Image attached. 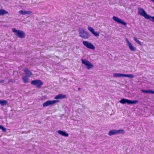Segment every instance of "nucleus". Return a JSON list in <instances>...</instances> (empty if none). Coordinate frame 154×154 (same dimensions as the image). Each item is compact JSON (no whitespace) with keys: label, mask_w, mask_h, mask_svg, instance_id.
<instances>
[{"label":"nucleus","mask_w":154,"mask_h":154,"mask_svg":"<svg viewBox=\"0 0 154 154\" xmlns=\"http://www.w3.org/2000/svg\"><path fill=\"white\" fill-rule=\"evenodd\" d=\"M124 132V130L123 129H120L119 130L113 129L110 130L109 131L108 134L109 136H111L118 134H123Z\"/></svg>","instance_id":"obj_5"},{"label":"nucleus","mask_w":154,"mask_h":154,"mask_svg":"<svg viewBox=\"0 0 154 154\" xmlns=\"http://www.w3.org/2000/svg\"><path fill=\"white\" fill-rule=\"evenodd\" d=\"M88 30L90 31L92 33L94 32V29L93 28H92L91 27L89 26L88 28Z\"/></svg>","instance_id":"obj_26"},{"label":"nucleus","mask_w":154,"mask_h":154,"mask_svg":"<svg viewBox=\"0 0 154 154\" xmlns=\"http://www.w3.org/2000/svg\"><path fill=\"white\" fill-rule=\"evenodd\" d=\"M112 19L116 22H117L121 24L124 26H126L127 25L126 23L123 21L122 20L119 19L118 17L116 16H113L112 17Z\"/></svg>","instance_id":"obj_9"},{"label":"nucleus","mask_w":154,"mask_h":154,"mask_svg":"<svg viewBox=\"0 0 154 154\" xmlns=\"http://www.w3.org/2000/svg\"><path fill=\"white\" fill-rule=\"evenodd\" d=\"M81 89V88H78V90L79 91V90H80Z\"/></svg>","instance_id":"obj_31"},{"label":"nucleus","mask_w":154,"mask_h":154,"mask_svg":"<svg viewBox=\"0 0 154 154\" xmlns=\"http://www.w3.org/2000/svg\"><path fill=\"white\" fill-rule=\"evenodd\" d=\"M151 94H154V91L152 90Z\"/></svg>","instance_id":"obj_30"},{"label":"nucleus","mask_w":154,"mask_h":154,"mask_svg":"<svg viewBox=\"0 0 154 154\" xmlns=\"http://www.w3.org/2000/svg\"><path fill=\"white\" fill-rule=\"evenodd\" d=\"M29 77L24 76L22 78V79L23 80V82L25 83H27L29 82Z\"/></svg>","instance_id":"obj_18"},{"label":"nucleus","mask_w":154,"mask_h":154,"mask_svg":"<svg viewBox=\"0 0 154 154\" xmlns=\"http://www.w3.org/2000/svg\"><path fill=\"white\" fill-rule=\"evenodd\" d=\"M25 36V33L23 31L20 30V38H24Z\"/></svg>","instance_id":"obj_20"},{"label":"nucleus","mask_w":154,"mask_h":154,"mask_svg":"<svg viewBox=\"0 0 154 154\" xmlns=\"http://www.w3.org/2000/svg\"><path fill=\"white\" fill-rule=\"evenodd\" d=\"M141 91L142 92L146 93L151 94V92H152L151 90H141Z\"/></svg>","instance_id":"obj_23"},{"label":"nucleus","mask_w":154,"mask_h":154,"mask_svg":"<svg viewBox=\"0 0 154 154\" xmlns=\"http://www.w3.org/2000/svg\"><path fill=\"white\" fill-rule=\"evenodd\" d=\"M31 84L35 86L37 88H39L41 86L43 85V83L40 80L36 79L32 81L31 82Z\"/></svg>","instance_id":"obj_4"},{"label":"nucleus","mask_w":154,"mask_h":154,"mask_svg":"<svg viewBox=\"0 0 154 154\" xmlns=\"http://www.w3.org/2000/svg\"><path fill=\"white\" fill-rule=\"evenodd\" d=\"M79 36L84 39H88L91 35L89 33L85 30L83 28H80L79 29Z\"/></svg>","instance_id":"obj_1"},{"label":"nucleus","mask_w":154,"mask_h":154,"mask_svg":"<svg viewBox=\"0 0 154 154\" xmlns=\"http://www.w3.org/2000/svg\"><path fill=\"white\" fill-rule=\"evenodd\" d=\"M0 129L2 130L3 132H5L6 131V129L2 125H0Z\"/></svg>","instance_id":"obj_24"},{"label":"nucleus","mask_w":154,"mask_h":154,"mask_svg":"<svg viewBox=\"0 0 154 154\" xmlns=\"http://www.w3.org/2000/svg\"><path fill=\"white\" fill-rule=\"evenodd\" d=\"M4 82V80H0V83H3Z\"/></svg>","instance_id":"obj_29"},{"label":"nucleus","mask_w":154,"mask_h":154,"mask_svg":"<svg viewBox=\"0 0 154 154\" xmlns=\"http://www.w3.org/2000/svg\"><path fill=\"white\" fill-rule=\"evenodd\" d=\"M82 43L84 45L88 48L93 50L95 49V47L91 43L87 41H83Z\"/></svg>","instance_id":"obj_8"},{"label":"nucleus","mask_w":154,"mask_h":154,"mask_svg":"<svg viewBox=\"0 0 154 154\" xmlns=\"http://www.w3.org/2000/svg\"><path fill=\"white\" fill-rule=\"evenodd\" d=\"M138 9V14L142 16L146 19L149 15L147 14L143 9L142 8H139Z\"/></svg>","instance_id":"obj_6"},{"label":"nucleus","mask_w":154,"mask_h":154,"mask_svg":"<svg viewBox=\"0 0 154 154\" xmlns=\"http://www.w3.org/2000/svg\"><path fill=\"white\" fill-rule=\"evenodd\" d=\"M119 102L122 104L127 103L128 104H133L137 103L138 101L137 100H131L126 99L122 98L121 100Z\"/></svg>","instance_id":"obj_2"},{"label":"nucleus","mask_w":154,"mask_h":154,"mask_svg":"<svg viewBox=\"0 0 154 154\" xmlns=\"http://www.w3.org/2000/svg\"><path fill=\"white\" fill-rule=\"evenodd\" d=\"M82 62L86 66L88 69H90L94 67V65L88 60L86 59H82Z\"/></svg>","instance_id":"obj_3"},{"label":"nucleus","mask_w":154,"mask_h":154,"mask_svg":"<svg viewBox=\"0 0 154 154\" xmlns=\"http://www.w3.org/2000/svg\"><path fill=\"white\" fill-rule=\"evenodd\" d=\"M154 3V0H150Z\"/></svg>","instance_id":"obj_32"},{"label":"nucleus","mask_w":154,"mask_h":154,"mask_svg":"<svg viewBox=\"0 0 154 154\" xmlns=\"http://www.w3.org/2000/svg\"><path fill=\"white\" fill-rule=\"evenodd\" d=\"M8 103V102L6 100H0V104H1L2 106H5L6 105H7Z\"/></svg>","instance_id":"obj_15"},{"label":"nucleus","mask_w":154,"mask_h":154,"mask_svg":"<svg viewBox=\"0 0 154 154\" xmlns=\"http://www.w3.org/2000/svg\"><path fill=\"white\" fill-rule=\"evenodd\" d=\"M146 19H149L150 21H152L154 23V16L151 17L149 15Z\"/></svg>","instance_id":"obj_22"},{"label":"nucleus","mask_w":154,"mask_h":154,"mask_svg":"<svg viewBox=\"0 0 154 154\" xmlns=\"http://www.w3.org/2000/svg\"><path fill=\"white\" fill-rule=\"evenodd\" d=\"M59 102L58 100H54L51 101L48 100L44 103L43 104V106L44 107H47L51 105H52L57 102Z\"/></svg>","instance_id":"obj_7"},{"label":"nucleus","mask_w":154,"mask_h":154,"mask_svg":"<svg viewBox=\"0 0 154 154\" xmlns=\"http://www.w3.org/2000/svg\"><path fill=\"white\" fill-rule=\"evenodd\" d=\"M8 12L3 9L0 10V16L3 15L5 14H7Z\"/></svg>","instance_id":"obj_16"},{"label":"nucleus","mask_w":154,"mask_h":154,"mask_svg":"<svg viewBox=\"0 0 154 154\" xmlns=\"http://www.w3.org/2000/svg\"><path fill=\"white\" fill-rule=\"evenodd\" d=\"M57 133L65 137H68L69 136V134L66 133L65 131H62L60 130H58L57 131Z\"/></svg>","instance_id":"obj_12"},{"label":"nucleus","mask_w":154,"mask_h":154,"mask_svg":"<svg viewBox=\"0 0 154 154\" xmlns=\"http://www.w3.org/2000/svg\"><path fill=\"white\" fill-rule=\"evenodd\" d=\"M92 34H93L96 36H99V33L95 32L94 31L92 33Z\"/></svg>","instance_id":"obj_27"},{"label":"nucleus","mask_w":154,"mask_h":154,"mask_svg":"<svg viewBox=\"0 0 154 154\" xmlns=\"http://www.w3.org/2000/svg\"><path fill=\"white\" fill-rule=\"evenodd\" d=\"M134 40L138 44L140 45H142L141 42L139 40H138L136 38H134Z\"/></svg>","instance_id":"obj_25"},{"label":"nucleus","mask_w":154,"mask_h":154,"mask_svg":"<svg viewBox=\"0 0 154 154\" xmlns=\"http://www.w3.org/2000/svg\"><path fill=\"white\" fill-rule=\"evenodd\" d=\"M12 30L18 37H19V30H17L15 28L12 29Z\"/></svg>","instance_id":"obj_19"},{"label":"nucleus","mask_w":154,"mask_h":154,"mask_svg":"<svg viewBox=\"0 0 154 154\" xmlns=\"http://www.w3.org/2000/svg\"><path fill=\"white\" fill-rule=\"evenodd\" d=\"M9 82H14L13 80L12 79H10L8 81Z\"/></svg>","instance_id":"obj_28"},{"label":"nucleus","mask_w":154,"mask_h":154,"mask_svg":"<svg viewBox=\"0 0 154 154\" xmlns=\"http://www.w3.org/2000/svg\"><path fill=\"white\" fill-rule=\"evenodd\" d=\"M32 13L31 11H20V14L24 15H27L28 14H30Z\"/></svg>","instance_id":"obj_13"},{"label":"nucleus","mask_w":154,"mask_h":154,"mask_svg":"<svg viewBox=\"0 0 154 154\" xmlns=\"http://www.w3.org/2000/svg\"><path fill=\"white\" fill-rule=\"evenodd\" d=\"M123 77H127L129 78H133L134 76L133 74H124Z\"/></svg>","instance_id":"obj_21"},{"label":"nucleus","mask_w":154,"mask_h":154,"mask_svg":"<svg viewBox=\"0 0 154 154\" xmlns=\"http://www.w3.org/2000/svg\"><path fill=\"white\" fill-rule=\"evenodd\" d=\"M125 40L127 42V44L128 45V46L129 48L130 49L131 51H135L136 50V48L134 47L133 45H132L130 43V42L128 40L127 38H126Z\"/></svg>","instance_id":"obj_10"},{"label":"nucleus","mask_w":154,"mask_h":154,"mask_svg":"<svg viewBox=\"0 0 154 154\" xmlns=\"http://www.w3.org/2000/svg\"><path fill=\"white\" fill-rule=\"evenodd\" d=\"M24 71L25 74L24 76L26 77H30L33 75L32 73L28 69H25L24 70Z\"/></svg>","instance_id":"obj_11"},{"label":"nucleus","mask_w":154,"mask_h":154,"mask_svg":"<svg viewBox=\"0 0 154 154\" xmlns=\"http://www.w3.org/2000/svg\"><path fill=\"white\" fill-rule=\"evenodd\" d=\"M124 74L120 73H115L113 74L114 77H123Z\"/></svg>","instance_id":"obj_17"},{"label":"nucleus","mask_w":154,"mask_h":154,"mask_svg":"<svg viewBox=\"0 0 154 154\" xmlns=\"http://www.w3.org/2000/svg\"><path fill=\"white\" fill-rule=\"evenodd\" d=\"M66 97V95H63L62 94H60L55 96L54 97V99H62L65 98Z\"/></svg>","instance_id":"obj_14"}]
</instances>
